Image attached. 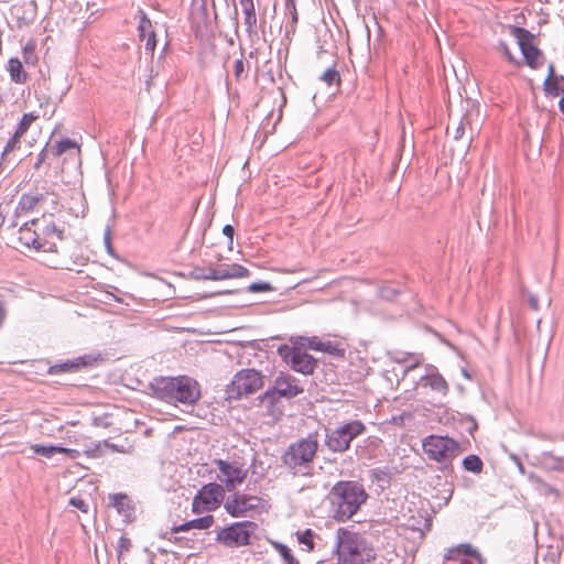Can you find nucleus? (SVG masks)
<instances>
[{"instance_id":"63","label":"nucleus","mask_w":564,"mask_h":564,"mask_svg":"<svg viewBox=\"0 0 564 564\" xmlns=\"http://www.w3.org/2000/svg\"><path fill=\"white\" fill-rule=\"evenodd\" d=\"M398 362H402V361H405V358H402V359H397Z\"/></svg>"},{"instance_id":"33","label":"nucleus","mask_w":564,"mask_h":564,"mask_svg":"<svg viewBox=\"0 0 564 564\" xmlns=\"http://www.w3.org/2000/svg\"><path fill=\"white\" fill-rule=\"evenodd\" d=\"M104 442L90 443L89 445H84V454L88 457L97 458L102 456L104 451Z\"/></svg>"},{"instance_id":"23","label":"nucleus","mask_w":564,"mask_h":564,"mask_svg":"<svg viewBox=\"0 0 564 564\" xmlns=\"http://www.w3.org/2000/svg\"><path fill=\"white\" fill-rule=\"evenodd\" d=\"M44 199L42 194H23L17 206L18 214L32 212Z\"/></svg>"},{"instance_id":"15","label":"nucleus","mask_w":564,"mask_h":564,"mask_svg":"<svg viewBox=\"0 0 564 564\" xmlns=\"http://www.w3.org/2000/svg\"><path fill=\"white\" fill-rule=\"evenodd\" d=\"M259 503L258 497L236 492L227 499L225 508L232 517H246L248 512L258 508Z\"/></svg>"},{"instance_id":"10","label":"nucleus","mask_w":564,"mask_h":564,"mask_svg":"<svg viewBox=\"0 0 564 564\" xmlns=\"http://www.w3.org/2000/svg\"><path fill=\"white\" fill-rule=\"evenodd\" d=\"M257 529L251 521L236 522L217 533V541L228 547H239L250 543V536Z\"/></svg>"},{"instance_id":"14","label":"nucleus","mask_w":564,"mask_h":564,"mask_svg":"<svg viewBox=\"0 0 564 564\" xmlns=\"http://www.w3.org/2000/svg\"><path fill=\"white\" fill-rule=\"evenodd\" d=\"M214 463L219 469L223 476L220 480L225 484L228 491L235 490L247 478L248 470L243 468L242 464L237 462L229 463L224 459H215Z\"/></svg>"},{"instance_id":"12","label":"nucleus","mask_w":564,"mask_h":564,"mask_svg":"<svg viewBox=\"0 0 564 564\" xmlns=\"http://www.w3.org/2000/svg\"><path fill=\"white\" fill-rule=\"evenodd\" d=\"M39 225H41V219H32L31 221L25 223L19 230L20 242L25 247L34 248L37 251L56 252L57 247L55 242L42 239L37 229Z\"/></svg>"},{"instance_id":"8","label":"nucleus","mask_w":564,"mask_h":564,"mask_svg":"<svg viewBox=\"0 0 564 564\" xmlns=\"http://www.w3.org/2000/svg\"><path fill=\"white\" fill-rule=\"evenodd\" d=\"M263 376L256 369H242L238 371L231 382L227 386L226 392L229 398L239 399L249 395L263 387Z\"/></svg>"},{"instance_id":"30","label":"nucleus","mask_w":564,"mask_h":564,"mask_svg":"<svg viewBox=\"0 0 564 564\" xmlns=\"http://www.w3.org/2000/svg\"><path fill=\"white\" fill-rule=\"evenodd\" d=\"M36 43L34 40H29L23 46V59L29 65H35L37 62V55L35 53Z\"/></svg>"},{"instance_id":"39","label":"nucleus","mask_w":564,"mask_h":564,"mask_svg":"<svg viewBox=\"0 0 564 564\" xmlns=\"http://www.w3.org/2000/svg\"><path fill=\"white\" fill-rule=\"evenodd\" d=\"M275 547L279 551L280 555L283 557V560L286 562V564H299V562L292 555L291 550L286 545L276 544Z\"/></svg>"},{"instance_id":"58","label":"nucleus","mask_w":564,"mask_h":564,"mask_svg":"<svg viewBox=\"0 0 564 564\" xmlns=\"http://www.w3.org/2000/svg\"><path fill=\"white\" fill-rule=\"evenodd\" d=\"M408 356L413 359V364L410 366V369L417 367L422 361L420 356H415L413 354H409Z\"/></svg>"},{"instance_id":"55","label":"nucleus","mask_w":564,"mask_h":564,"mask_svg":"<svg viewBox=\"0 0 564 564\" xmlns=\"http://www.w3.org/2000/svg\"><path fill=\"white\" fill-rule=\"evenodd\" d=\"M105 245H106V248H107L108 252L110 254H112V246H111L110 230L109 229L105 232Z\"/></svg>"},{"instance_id":"52","label":"nucleus","mask_w":564,"mask_h":564,"mask_svg":"<svg viewBox=\"0 0 564 564\" xmlns=\"http://www.w3.org/2000/svg\"><path fill=\"white\" fill-rule=\"evenodd\" d=\"M7 317V307L3 300L0 299V327L3 325Z\"/></svg>"},{"instance_id":"51","label":"nucleus","mask_w":564,"mask_h":564,"mask_svg":"<svg viewBox=\"0 0 564 564\" xmlns=\"http://www.w3.org/2000/svg\"><path fill=\"white\" fill-rule=\"evenodd\" d=\"M223 234L229 238V241L230 243H232V239H234V234H235V229L231 225H226L224 228H223Z\"/></svg>"},{"instance_id":"11","label":"nucleus","mask_w":564,"mask_h":564,"mask_svg":"<svg viewBox=\"0 0 564 564\" xmlns=\"http://www.w3.org/2000/svg\"><path fill=\"white\" fill-rule=\"evenodd\" d=\"M279 356L292 370L302 375H312L317 366V360L302 348L282 345L278 348Z\"/></svg>"},{"instance_id":"53","label":"nucleus","mask_w":564,"mask_h":564,"mask_svg":"<svg viewBox=\"0 0 564 564\" xmlns=\"http://www.w3.org/2000/svg\"><path fill=\"white\" fill-rule=\"evenodd\" d=\"M62 453L66 454L68 457L73 458V459L78 458L80 455L79 451L73 449V448H66V447H64V451H62Z\"/></svg>"},{"instance_id":"56","label":"nucleus","mask_w":564,"mask_h":564,"mask_svg":"<svg viewBox=\"0 0 564 564\" xmlns=\"http://www.w3.org/2000/svg\"><path fill=\"white\" fill-rule=\"evenodd\" d=\"M104 447L110 448L113 452H124L122 447H119L117 444L109 443L108 441H104Z\"/></svg>"},{"instance_id":"2","label":"nucleus","mask_w":564,"mask_h":564,"mask_svg":"<svg viewBox=\"0 0 564 564\" xmlns=\"http://www.w3.org/2000/svg\"><path fill=\"white\" fill-rule=\"evenodd\" d=\"M153 394L167 403L192 405L200 398V387L187 376L162 377L151 383Z\"/></svg>"},{"instance_id":"18","label":"nucleus","mask_w":564,"mask_h":564,"mask_svg":"<svg viewBox=\"0 0 564 564\" xmlns=\"http://www.w3.org/2000/svg\"><path fill=\"white\" fill-rule=\"evenodd\" d=\"M214 273L209 275L213 281L239 279L249 275V270L241 264H220L217 268H213Z\"/></svg>"},{"instance_id":"45","label":"nucleus","mask_w":564,"mask_h":564,"mask_svg":"<svg viewBox=\"0 0 564 564\" xmlns=\"http://www.w3.org/2000/svg\"><path fill=\"white\" fill-rule=\"evenodd\" d=\"M250 292H269L272 290V286L267 282H254L248 286Z\"/></svg>"},{"instance_id":"25","label":"nucleus","mask_w":564,"mask_h":564,"mask_svg":"<svg viewBox=\"0 0 564 564\" xmlns=\"http://www.w3.org/2000/svg\"><path fill=\"white\" fill-rule=\"evenodd\" d=\"M213 524H214V517L210 514H207L205 517L191 520V521L182 524L178 528H175V531L178 532V531H185V530H189V529L203 530V529L210 528Z\"/></svg>"},{"instance_id":"43","label":"nucleus","mask_w":564,"mask_h":564,"mask_svg":"<svg viewBox=\"0 0 564 564\" xmlns=\"http://www.w3.org/2000/svg\"><path fill=\"white\" fill-rule=\"evenodd\" d=\"M399 290L393 285H383L380 288V296L387 301H392L398 295Z\"/></svg>"},{"instance_id":"49","label":"nucleus","mask_w":564,"mask_h":564,"mask_svg":"<svg viewBox=\"0 0 564 564\" xmlns=\"http://www.w3.org/2000/svg\"><path fill=\"white\" fill-rule=\"evenodd\" d=\"M51 156V148L48 143L45 145V148L40 152L37 156V161L34 164V169H39L40 165L48 158Z\"/></svg>"},{"instance_id":"46","label":"nucleus","mask_w":564,"mask_h":564,"mask_svg":"<svg viewBox=\"0 0 564 564\" xmlns=\"http://www.w3.org/2000/svg\"><path fill=\"white\" fill-rule=\"evenodd\" d=\"M245 73V61L243 58H238L234 64V75L237 80H240Z\"/></svg>"},{"instance_id":"32","label":"nucleus","mask_w":564,"mask_h":564,"mask_svg":"<svg viewBox=\"0 0 564 564\" xmlns=\"http://www.w3.org/2000/svg\"><path fill=\"white\" fill-rule=\"evenodd\" d=\"M37 119L33 112L24 113L22 119L20 120L15 133L23 137V134L29 130L31 124Z\"/></svg>"},{"instance_id":"28","label":"nucleus","mask_w":564,"mask_h":564,"mask_svg":"<svg viewBox=\"0 0 564 564\" xmlns=\"http://www.w3.org/2000/svg\"><path fill=\"white\" fill-rule=\"evenodd\" d=\"M496 51L500 53L510 64L520 67L522 65L521 61H519L514 54L509 48L507 42L500 40L495 46Z\"/></svg>"},{"instance_id":"54","label":"nucleus","mask_w":564,"mask_h":564,"mask_svg":"<svg viewBox=\"0 0 564 564\" xmlns=\"http://www.w3.org/2000/svg\"><path fill=\"white\" fill-rule=\"evenodd\" d=\"M558 76H560V75H557V74L555 73V66H554V64H553V63H550V64H549V66H547V76H546V78H555V79H558V78H557Z\"/></svg>"},{"instance_id":"29","label":"nucleus","mask_w":564,"mask_h":564,"mask_svg":"<svg viewBox=\"0 0 564 564\" xmlns=\"http://www.w3.org/2000/svg\"><path fill=\"white\" fill-rule=\"evenodd\" d=\"M32 449L35 454L37 455H41V456H44V457H47V458H51L52 456H54L55 454L57 453H62V451H64V447L62 446H55V445H41V444H35V445H32Z\"/></svg>"},{"instance_id":"19","label":"nucleus","mask_w":564,"mask_h":564,"mask_svg":"<svg viewBox=\"0 0 564 564\" xmlns=\"http://www.w3.org/2000/svg\"><path fill=\"white\" fill-rule=\"evenodd\" d=\"M243 17L245 25L248 34L257 33V13L253 0H239Z\"/></svg>"},{"instance_id":"40","label":"nucleus","mask_w":564,"mask_h":564,"mask_svg":"<svg viewBox=\"0 0 564 564\" xmlns=\"http://www.w3.org/2000/svg\"><path fill=\"white\" fill-rule=\"evenodd\" d=\"M308 347L317 351H330L332 344L323 343L317 337H313L308 340Z\"/></svg>"},{"instance_id":"60","label":"nucleus","mask_w":564,"mask_h":564,"mask_svg":"<svg viewBox=\"0 0 564 564\" xmlns=\"http://www.w3.org/2000/svg\"><path fill=\"white\" fill-rule=\"evenodd\" d=\"M560 93H562V97L558 101V108H560V111L564 115V85Z\"/></svg>"},{"instance_id":"21","label":"nucleus","mask_w":564,"mask_h":564,"mask_svg":"<svg viewBox=\"0 0 564 564\" xmlns=\"http://www.w3.org/2000/svg\"><path fill=\"white\" fill-rule=\"evenodd\" d=\"M424 386H429L432 390L440 392L442 395H446L449 391V386L442 375L438 372L427 373L422 377Z\"/></svg>"},{"instance_id":"22","label":"nucleus","mask_w":564,"mask_h":564,"mask_svg":"<svg viewBox=\"0 0 564 564\" xmlns=\"http://www.w3.org/2000/svg\"><path fill=\"white\" fill-rule=\"evenodd\" d=\"M48 145L51 148V155L54 158H58L68 151H75L76 153H79V147L77 142L67 138L55 141L54 143L51 141L48 142Z\"/></svg>"},{"instance_id":"26","label":"nucleus","mask_w":564,"mask_h":564,"mask_svg":"<svg viewBox=\"0 0 564 564\" xmlns=\"http://www.w3.org/2000/svg\"><path fill=\"white\" fill-rule=\"evenodd\" d=\"M558 79L555 78H545L543 83V90L545 96L547 97H556L560 95V91L564 85V76H558Z\"/></svg>"},{"instance_id":"42","label":"nucleus","mask_w":564,"mask_h":564,"mask_svg":"<svg viewBox=\"0 0 564 564\" xmlns=\"http://www.w3.org/2000/svg\"><path fill=\"white\" fill-rule=\"evenodd\" d=\"M213 273V268H195L192 271V276L196 280H212L209 275H212Z\"/></svg>"},{"instance_id":"50","label":"nucleus","mask_w":564,"mask_h":564,"mask_svg":"<svg viewBox=\"0 0 564 564\" xmlns=\"http://www.w3.org/2000/svg\"><path fill=\"white\" fill-rule=\"evenodd\" d=\"M145 41V50L150 53H153L156 46V37L154 32H150Z\"/></svg>"},{"instance_id":"13","label":"nucleus","mask_w":564,"mask_h":564,"mask_svg":"<svg viewBox=\"0 0 564 564\" xmlns=\"http://www.w3.org/2000/svg\"><path fill=\"white\" fill-rule=\"evenodd\" d=\"M223 498L224 489L220 485L215 482L205 485L193 499V512L202 513L215 510L219 507Z\"/></svg>"},{"instance_id":"16","label":"nucleus","mask_w":564,"mask_h":564,"mask_svg":"<svg viewBox=\"0 0 564 564\" xmlns=\"http://www.w3.org/2000/svg\"><path fill=\"white\" fill-rule=\"evenodd\" d=\"M446 561L460 562V564H467V562L475 561L477 564H482L485 558L481 556L479 551L469 543L458 544L455 547L448 550L445 554Z\"/></svg>"},{"instance_id":"47","label":"nucleus","mask_w":564,"mask_h":564,"mask_svg":"<svg viewBox=\"0 0 564 564\" xmlns=\"http://www.w3.org/2000/svg\"><path fill=\"white\" fill-rule=\"evenodd\" d=\"M466 122H467L466 118H462V120L454 128L453 137L455 140H459L464 137Z\"/></svg>"},{"instance_id":"27","label":"nucleus","mask_w":564,"mask_h":564,"mask_svg":"<svg viewBox=\"0 0 564 564\" xmlns=\"http://www.w3.org/2000/svg\"><path fill=\"white\" fill-rule=\"evenodd\" d=\"M42 221L45 223V225L42 227L39 226V228H37L39 230H41L39 232L41 234L42 239L50 240L48 238L54 237V236L58 240L63 239V230L57 228L54 223H52V221L46 223L45 216H43Z\"/></svg>"},{"instance_id":"20","label":"nucleus","mask_w":564,"mask_h":564,"mask_svg":"<svg viewBox=\"0 0 564 564\" xmlns=\"http://www.w3.org/2000/svg\"><path fill=\"white\" fill-rule=\"evenodd\" d=\"M540 466L549 471H564V457L555 456L552 452H543L538 457Z\"/></svg>"},{"instance_id":"4","label":"nucleus","mask_w":564,"mask_h":564,"mask_svg":"<svg viewBox=\"0 0 564 564\" xmlns=\"http://www.w3.org/2000/svg\"><path fill=\"white\" fill-rule=\"evenodd\" d=\"M336 553L338 564H365L373 560L372 549L357 533L346 530L338 531Z\"/></svg>"},{"instance_id":"62","label":"nucleus","mask_w":564,"mask_h":564,"mask_svg":"<svg viewBox=\"0 0 564 564\" xmlns=\"http://www.w3.org/2000/svg\"><path fill=\"white\" fill-rule=\"evenodd\" d=\"M4 223V215H3V206L0 204V228L2 227Z\"/></svg>"},{"instance_id":"31","label":"nucleus","mask_w":564,"mask_h":564,"mask_svg":"<svg viewBox=\"0 0 564 564\" xmlns=\"http://www.w3.org/2000/svg\"><path fill=\"white\" fill-rule=\"evenodd\" d=\"M463 466L468 471L480 474L482 471L484 464L477 455H468L464 458Z\"/></svg>"},{"instance_id":"38","label":"nucleus","mask_w":564,"mask_h":564,"mask_svg":"<svg viewBox=\"0 0 564 564\" xmlns=\"http://www.w3.org/2000/svg\"><path fill=\"white\" fill-rule=\"evenodd\" d=\"M132 546L131 540L127 536H120L117 545L118 561L123 560V554L129 552Z\"/></svg>"},{"instance_id":"48","label":"nucleus","mask_w":564,"mask_h":564,"mask_svg":"<svg viewBox=\"0 0 564 564\" xmlns=\"http://www.w3.org/2000/svg\"><path fill=\"white\" fill-rule=\"evenodd\" d=\"M561 552L558 547L550 546L547 553L544 555L543 560L547 562L555 563L560 560Z\"/></svg>"},{"instance_id":"34","label":"nucleus","mask_w":564,"mask_h":564,"mask_svg":"<svg viewBox=\"0 0 564 564\" xmlns=\"http://www.w3.org/2000/svg\"><path fill=\"white\" fill-rule=\"evenodd\" d=\"M321 79L327 84V86H332L334 84L340 83V76L336 68L329 67L327 68L323 75L321 76Z\"/></svg>"},{"instance_id":"37","label":"nucleus","mask_w":564,"mask_h":564,"mask_svg":"<svg viewBox=\"0 0 564 564\" xmlns=\"http://www.w3.org/2000/svg\"><path fill=\"white\" fill-rule=\"evenodd\" d=\"M138 30H139V37H140V41H144V39L148 37L149 33L150 32H154L152 30V24H151V21L145 17L143 15L139 22V26H138Z\"/></svg>"},{"instance_id":"35","label":"nucleus","mask_w":564,"mask_h":564,"mask_svg":"<svg viewBox=\"0 0 564 564\" xmlns=\"http://www.w3.org/2000/svg\"><path fill=\"white\" fill-rule=\"evenodd\" d=\"M22 135L18 133H13V135L10 138V140L7 142L4 150L2 152V159L6 160L11 152H13L17 149H20V140Z\"/></svg>"},{"instance_id":"9","label":"nucleus","mask_w":564,"mask_h":564,"mask_svg":"<svg viewBox=\"0 0 564 564\" xmlns=\"http://www.w3.org/2000/svg\"><path fill=\"white\" fill-rule=\"evenodd\" d=\"M303 392L304 388L295 377L286 372H280L275 377L273 386L263 393L262 400L274 403L280 398L290 400Z\"/></svg>"},{"instance_id":"5","label":"nucleus","mask_w":564,"mask_h":564,"mask_svg":"<svg viewBox=\"0 0 564 564\" xmlns=\"http://www.w3.org/2000/svg\"><path fill=\"white\" fill-rule=\"evenodd\" d=\"M366 432V425L360 420H352L334 430H327L325 445L332 453H345L351 442Z\"/></svg>"},{"instance_id":"61","label":"nucleus","mask_w":564,"mask_h":564,"mask_svg":"<svg viewBox=\"0 0 564 564\" xmlns=\"http://www.w3.org/2000/svg\"><path fill=\"white\" fill-rule=\"evenodd\" d=\"M512 458H513V460L516 462V464H517V466H518V468H519L520 473H521V474H524V473H525V469H524V466H523V464L521 463V460H520L517 456H513Z\"/></svg>"},{"instance_id":"44","label":"nucleus","mask_w":564,"mask_h":564,"mask_svg":"<svg viewBox=\"0 0 564 564\" xmlns=\"http://www.w3.org/2000/svg\"><path fill=\"white\" fill-rule=\"evenodd\" d=\"M285 9L286 11L290 13L291 15V20H292V29L294 30L297 21H299V14H297V10H296V4H295V1H292V2H286L285 1Z\"/></svg>"},{"instance_id":"7","label":"nucleus","mask_w":564,"mask_h":564,"mask_svg":"<svg viewBox=\"0 0 564 564\" xmlns=\"http://www.w3.org/2000/svg\"><path fill=\"white\" fill-rule=\"evenodd\" d=\"M423 449L430 459L448 464L459 454V444L448 436L430 435L423 441Z\"/></svg>"},{"instance_id":"36","label":"nucleus","mask_w":564,"mask_h":564,"mask_svg":"<svg viewBox=\"0 0 564 564\" xmlns=\"http://www.w3.org/2000/svg\"><path fill=\"white\" fill-rule=\"evenodd\" d=\"M313 535L312 530H306L304 533H297V541L300 544L305 546L303 550L306 552L314 549Z\"/></svg>"},{"instance_id":"3","label":"nucleus","mask_w":564,"mask_h":564,"mask_svg":"<svg viewBox=\"0 0 564 564\" xmlns=\"http://www.w3.org/2000/svg\"><path fill=\"white\" fill-rule=\"evenodd\" d=\"M317 449V433H310L306 437H302L288 446L281 456L282 464L294 476L311 475Z\"/></svg>"},{"instance_id":"59","label":"nucleus","mask_w":564,"mask_h":564,"mask_svg":"<svg viewBox=\"0 0 564 564\" xmlns=\"http://www.w3.org/2000/svg\"><path fill=\"white\" fill-rule=\"evenodd\" d=\"M432 528V521L431 519H425L424 520V525L423 528H420L419 530L421 531V533L423 534L425 531H430Z\"/></svg>"},{"instance_id":"17","label":"nucleus","mask_w":564,"mask_h":564,"mask_svg":"<svg viewBox=\"0 0 564 564\" xmlns=\"http://www.w3.org/2000/svg\"><path fill=\"white\" fill-rule=\"evenodd\" d=\"M109 506L123 517L126 522H132L135 518V507L132 500L126 494L109 495Z\"/></svg>"},{"instance_id":"1","label":"nucleus","mask_w":564,"mask_h":564,"mask_svg":"<svg viewBox=\"0 0 564 564\" xmlns=\"http://www.w3.org/2000/svg\"><path fill=\"white\" fill-rule=\"evenodd\" d=\"M333 518L337 522L350 520L369 498L362 484L355 480L336 482L328 495Z\"/></svg>"},{"instance_id":"41","label":"nucleus","mask_w":564,"mask_h":564,"mask_svg":"<svg viewBox=\"0 0 564 564\" xmlns=\"http://www.w3.org/2000/svg\"><path fill=\"white\" fill-rule=\"evenodd\" d=\"M69 505L77 508L84 513H87L89 510L88 502L80 496H74L69 499Z\"/></svg>"},{"instance_id":"6","label":"nucleus","mask_w":564,"mask_h":564,"mask_svg":"<svg viewBox=\"0 0 564 564\" xmlns=\"http://www.w3.org/2000/svg\"><path fill=\"white\" fill-rule=\"evenodd\" d=\"M510 34L517 40L524 63L531 69H539L545 63V55L536 44V35L531 33L529 30L509 25Z\"/></svg>"},{"instance_id":"24","label":"nucleus","mask_w":564,"mask_h":564,"mask_svg":"<svg viewBox=\"0 0 564 564\" xmlns=\"http://www.w3.org/2000/svg\"><path fill=\"white\" fill-rule=\"evenodd\" d=\"M8 72L11 80L17 84H23L28 79V75L23 69L21 61L17 57L10 58L8 62Z\"/></svg>"},{"instance_id":"57","label":"nucleus","mask_w":564,"mask_h":564,"mask_svg":"<svg viewBox=\"0 0 564 564\" xmlns=\"http://www.w3.org/2000/svg\"><path fill=\"white\" fill-rule=\"evenodd\" d=\"M529 304L532 310H534V311L539 310V300L535 295L529 296Z\"/></svg>"}]
</instances>
